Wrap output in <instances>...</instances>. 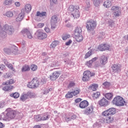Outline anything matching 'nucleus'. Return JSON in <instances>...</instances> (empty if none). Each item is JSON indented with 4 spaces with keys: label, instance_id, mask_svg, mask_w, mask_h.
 Returning <instances> with one entry per match:
<instances>
[{
    "label": "nucleus",
    "instance_id": "393cba45",
    "mask_svg": "<svg viewBox=\"0 0 128 128\" xmlns=\"http://www.w3.org/2000/svg\"><path fill=\"white\" fill-rule=\"evenodd\" d=\"M82 35V28L80 27H77L75 30L74 36Z\"/></svg>",
    "mask_w": 128,
    "mask_h": 128
},
{
    "label": "nucleus",
    "instance_id": "de8ad7c7",
    "mask_svg": "<svg viewBox=\"0 0 128 128\" xmlns=\"http://www.w3.org/2000/svg\"><path fill=\"white\" fill-rule=\"evenodd\" d=\"M70 38V35L68 34H66L63 36L62 40H68V38Z\"/></svg>",
    "mask_w": 128,
    "mask_h": 128
},
{
    "label": "nucleus",
    "instance_id": "2f4dec72",
    "mask_svg": "<svg viewBox=\"0 0 128 128\" xmlns=\"http://www.w3.org/2000/svg\"><path fill=\"white\" fill-rule=\"evenodd\" d=\"M103 6H104L105 8H110V6H112V2H110V0H106L104 2Z\"/></svg>",
    "mask_w": 128,
    "mask_h": 128
},
{
    "label": "nucleus",
    "instance_id": "c9c22d12",
    "mask_svg": "<svg viewBox=\"0 0 128 128\" xmlns=\"http://www.w3.org/2000/svg\"><path fill=\"white\" fill-rule=\"evenodd\" d=\"M59 44L60 42H58V41L55 40L52 43L50 46L52 48H56V46Z\"/></svg>",
    "mask_w": 128,
    "mask_h": 128
},
{
    "label": "nucleus",
    "instance_id": "4d7b16f0",
    "mask_svg": "<svg viewBox=\"0 0 128 128\" xmlns=\"http://www.w3.org/2000/svg\"><path fill=\"white\" fill-rule=\"evenodd\" d=\"M72 42V40H69L68 42H66V46H70Z\"/></svg>",
    "mask_w": 128,
    "mask_h": 128
},
{
    "label": "nucleus",
    "instance_id": "052dcab7",
    "mask_svg": "<svg viewBox=\"0 0 128 128\" xmlns=\"http://www.w3.org/2000/svg\"><path fill=\"white\" fill-rule=\"evenodd\" d=\"M44 30L46 32H50V28H45Z\"/></svg>",
    "mask_w": 128,
    "mask_h": 128
},
{
    "label": "nucleus",
    "instance_id": "423d86ee",
    "mask_svg": "<svg viewBox=\"0 0 128 128\" xmlns=\"http://www.w3.org/2000/svg\"><path fill=\"white\" fill-rule=\"evenodd\" d=\"M94 73L90 72V70H86L83 73L82 80L83 82H88L92 76H94Z\"/></svg>",
    "mask_w": 128,
    "mask_h": 128
},
{
    "label": "nucleus",
    "instance_id": "7ed1b4c3",
    "mask_svg": "<svg viewBox=\"0 0 128 128\" xmlns=\"http://www.w3.org/2000/svg\"><path fill=\"white\" fill-rule=\"evenodd\" d=\"M97 24L96 20L92 19L88 20L86 22V28L88 32H93V30H94Z\"/></svg>",
    "mask_w": 128,
    "mask_h": 128
},
{
    "label": "nucleus",
    "instance_id": "ddd939ff",
    "mask_svg": "<svg viewBox=\"0 0 128 128\" xmlns=\"http://www.w3.org/2000/svg\"><path fill=\"white\" fill-rule=\"evenodd\" d=\"M112 10L113 12V14H114L115 16H120V8L118 6H113L112 8Z\"/></svg>",
    "mask_w": 128,
    "mask_h": 128
},
{
    "label": "nucleus",
    "instance_id": "a878e982",
    "mask_svg": "<svg viewBox=\"0 0 128 128\" xmlns=\"http://www.w3.org/2000/svg\"><path fill=\"white\" fill-rule=\"evenodd\" d=\"M72 92L73 96H78V94H80V89L78 88H75L74 90Z\"/></svg>",
    "mask_w": 128,
    "mask_h": 128
},
{
    "label": "nucleus",
    "instance_id": "a211bd4d",
    "mask_svg": "<svg viewBox=\"0 0 128 128\" xmlns=\"http://www.w3.org/2000/svg\"><path fill=\"white\" fill-rule=\"evenodd\" d=\"M86 114H92L94 112V106L91 105L89 106L85 110Z\"/></svg>",
    "mask_w": 128,
    "mask_h": 128
},
{
    "label": "nucleus",
    "instance_id": "5fc2aeb1",
    "mask_svg": "<svg viewBox=\"0 0 128 128\" xmlns=\"http://www.w3.org/2000/svg\"><path fill=\"white\" fill-rule=\"evenodd\" d=\"M49 92H50V90H48V88H46L44 90V94H48Z\"/></svg>",
    "mask_w": 128,
    "mask_h": 128
},
{
    "label": "nucleus",
    "instance_id": "39448f33",
    "mask_svg": "<svg viewBox=\"0 0 128 128\" xmlns=\"http://www.w3.org/2000/svg\"><path fill=\"white\" fill-rule=\"evenodd\" d=\"M112 104H115L117 106H124L126 101L124 100V98L120 96H116L112 100Z\"/></svg>",
    "mask_w": 128,
    "mask_h": 128
},
{
    "label": "nucleus",
    "instance_id": "c756f323",
    "mask_svg": "<svg viewBox=\"0 0 128 128\" xmlns=\"http://www.w3.org/2000/svg\"><path fill=\"white\" fill-rule=\"evenodd\" d=\"M14 1L12 0H5L3 3L4 6H12Z\"/></svg>",
    "mask_w": 128,
    "mask_h": 128
},
{
    "label": "nucleus",
    "instance_id": "49530a36",
    "mask_svg": "<svg viewBox=\"0 0 128 128\" xmlns=\"http://www.w3.org/2000/svg\"><path fill=\"white\" fill-rule=\"evenodd\" d=\"M86 65L88 68H91L92 66V60H89L88 62H86Z\"/></svg>",
    "mask_w": 128,
    "mask_h": 128
},
{
    "label": "nucleus",
    "instance_id": "e2e57ef3",
    "mask_svg": "<svg viewBox=\"0 0 128 128\" xmlns=\"http://www.w3.org/2000/svg\"><path fill=\"white\" fill-rule=\"evenodd\" d=\"M76 115H73L71 117L72 120H76Z\"/></svg>",
    "mask_w": 128,
    "mask_h": 128
},
{
    "label": "nucleus",
    "instance_id": "72a5a7b5",
    "mask_svg": "<svg viewBox=\"0 0 128 128\" xmlns=\"http://www.w3.org/2000/svg\"><path fill=\"white\" fill-rule=\"evenodd\" d=\"M89 88H90L92 90H93V92H95V90H96V88H98V85L96 84H92L90 86Z\"/></svg>",
    "mask_w": 128,
    "mask_h": 128
},
{
    "label": "nucleus",
    "instance_id": "aec40b11",
    "mask_svg": "<svg viewBox=\"0 0 128 128\" xmlns=\"http://www.w3.org/2000/svg\"><path fill=\"white\" fill-rule=\"evenodd\" d=\"M112 68L113 72H118L120 70V68L118 64H114L112 66Z\"/></svg>",
    "mask_w": 128,
    "mask_h": 128
},
{
    "label": "nucleus",
    "instance_id": "0e129e2a",
    "mask_svg": "<svg viewBox=\"0 0 128 128\" xmlns=\"http://www.w3.org/2000/svg\"><path fill=\"white\" fill-rule=\"evenodd\" d=\"M98 60V58L95 57L94 58H93L92 60V62H96V60Z\"/></svg>",
    "mask_w": 128,
    "mask_h": 128
},
{
    "label": "nucleus",
    "instance_id": "4468645a",
    "mask_svg": "<svg viewBox=\"0 0 128 128\" xmlns=\"http://www.w3.org/2000/svg\"><path fill=\"white\" fill-rule=\"evenodd\" d=\"M60 76V72L58 71H55L50 76V80H56Z\"/></svg>",
    "mask_w": 128,
    "mask_h": 128
},
{
    "label": "nucleus",
    "instance_id": "f03ea898",
    "mask_svg": "<svg viewBox=\"0 0 128 128\" xmlns=\"http://www.w3.org/2000/svg\"><path fill=\"white\" fill-rule=\"evenodd\" d=\"M6 114H2L0 115V120H10L16 118V112L12 110V108H8L6 110Z\"/></svg>",
    "mask_w": 128,
    "mask_h": 128
},
{
    "label": "nucleus",
    "instance_id": "7c9ffc66",
    "mask_svg": "<svg viewBox=\"0 0 128 128\" xmlns=\"http://www.w3.org/2000/svg\"><path fill=\"white\" fill-rule=\"evenodd\" d=\"M46 12H37L36 14V16H39L40 18H42V16H46Z\"/></svg>",
    "mask_w": 128,
    "mask_h": 128
},
{
    "label": "nucleus",
    "instance_id": "ea45409f",
    "mask_svg": "<svg viewBox=\"0 0 128 128\" xmlns=\"http://www.w3.org/2000/svg\"><path fill=\"white\" fill-rule=\"evenodd\" d=\"M65 96L66 98H72L74 96V95L72 92H68L67 94H66Z\"/></svg>",
    "mask_w": 128,
    "mask_h": 128
},
{
    "label": "nucleus",
    "instance_id": "bb28decb",
    "mask_svg": "<svg viewBox=\"0 0 128 128\" xmlns=\"http://www.w3.org/2000/svg\"><path fill=\"white\" fill-rule=\"evenodd\" d=\"M92 98H94V100L98 98L100 96V92H94L92 95Z\"/></svg>",
    "mask_w": 128,
    "mask_h": 128
},
{
    "label": "nucleus",
    "instance_id": "9b49d317",
    "mask_svg": "<svg viewBox=\"0 0 128 128\" xmlns=\"http://www.w3.org/2000/svg\"><path fill=\"white\" fill-rule=\"evenodd\" d=\"M33 95L32 93L31 92H28L26 94H24L21 96L20 99V100H22V102H24L26 100H28V98H32Z\"/></svg>",
    "mask_w": 128,
    "mask_h": 128
},
{
    "label": "nucleus",
    "instance_id": "0eeeda50",
    "mask_svg": "<svg viewBox=\"0 0 128 128\" xmlns=\"http://www.w3.org/2000/svg\"><path fill=\"white\" fill-rule=\"evenodd\" d=\"M38 86H40V81L36 78H33L32 81L28 84L29 88H38Z\"/></svg>",
    "mask_w": 128,
    "mask_h": 128
},
{
    "label": "nucleus",
    "instance_id": "a18cd8bd",
    "mask_svg": "<svg viewBox=\"0 0 128 128\" xmlns=\"http://www.w3.org/2000/svg\"><path fill=\"white\" fill-rule=\"evenodd\" d=\"M30 68L32 72H36L38 70V66L36 64L31 65Z\"/></svg>",
    "mask_w": 128,
    "mask_h": 128
},
{
    "label": "nucleus",
    "instance_id": "79ce46f5",
    "mask_svg": "<svg viewBox=\"0 0 128 128\" xmlns=\"http://www.w3.org/2000/svg\"><path fill=\"white\" fill-rule=\"evenodd\" d=\"M34 119L36 122H40V120H42V115H36L34 116Z\"/></svg>",
    "mask_w": 128,
    "mask_h": 128
},
{
    "label": "nucleus",
    "instance_id": "3c124183",
    "mask_svg": "<svg viewBox=\"0 0 128 128\" xmlns=\"http://www.w3.org/2000/svg\"><path fill=\"white\" fill-rule=\"evenodd\" d=\"M94 4L95 6H100V1H98V0H94Z\"/></svg>",
    "mask_w": 128,
    "mask_h": 128
},
{
    "label": "nucleus",
    "instance_id": "603ef678",
    "mask_svg": "<svg viewBox=\"0 0 128 128\" xmlns=\"http://www.w3.org/2000/svg\"><path fill=\"white\" fill-rule=\"evenodd\" d=\"M82 99L80 98H78L75 100V102H76V104H78V102H82Z\"/></svg>",
    "mask_w": 128,
    "mask_h": 128
},
{
    "label": "nucleus",
    "instance_id": "f257e3e1",
    "mask_svg": "<svg viewBox=\"0 0 128 128\" xmlns=\"http://www.w3.org/2000/svg\"><path fill=\"white\" fill-rule=\"evenodd\" d=\"M14 32V28L12 26L5 24L2 27L0 25V36L2 38L6 37V34L12 36Z\"/></svg>",
    "mask_w": 128,
    "mask_h": 128
},
{
    "label": "nucleus",
    "instance_id": "4be33fe9",
    "mask_svg": "<svg viewBox=\"0 0 128 128\" xmlns=\"http://www.w3.org/2000/svg\"><path fill=\"white\" fill-rule=\"evenodd\" d=\"M14 82H16V80H14V79H10L6 82H4L2 84V86H8L9 84H12Z\"/></svg>",
    "mask_w": 128,
    "mask_h": 128
},
{
    "label": "nucleus",
    "instance_id": "680f3d73",
    "mask_svg": "<svg viewBox=\"0 0 128 128\" xmlns=\"http://www.w3.org/2000/svg\"><path fill=\"white\" fill-rule=\"evenodd\" d=\"M50 2L53 4H56V2H58V0H50Z\"/></svg>",
    "mask_w": 128,
    "mask_h": 128
},
{
    "label": "nucleus",
    "instance_id": "09e8293b",
    "mask_svg": "<svg viewBox=\"0 0 128 128\" xmlns=\"http://www.w3.org/2000/svg\"><path fill=\"white\" fill-rule=\"evenodd\" d=\"M76 86V84L74 82H70L68 86V88H72V86Z\"/></svg>",
    "mask_w": 128,
    "mask_h": 128
},
{
    "label": "nucleus",
    "instance_id": "4c0bfd02",
    "mask_svg": "<svg viewBox=\"0 0 128 128\" xmlns=\"http://www.w3.org/2000/svg\"><path fill=\"white\" fill-rule=\"evenodd\" d=\"M107 100H112V93H106L104 96Z\"/></svg>",
    "mask_w": 128,
    "mask_h": 128
},
{
    "label": "nucleus",
    "instance_id": "13d9d810",
    "mask_svg": "<svg viewBox=\"0 0 128 128\" xmlns=\"http://www.w3.org/2000/svg\"><path fill=\"white\" fill-rule=\"evenodd\" d=\"M6 68V66H4V64H0V70H4V68Z\"/></svg>",
    "mask_w": 128,
    "mask_h": 128
},
{
    "label": "nucleus",
    "instance_id": "2eb2a0df",
    "mask_svg": "<svg viewBox=\"0 0 128 128\" xmlns=\"http://www.w3.org/2000/svg\"><path fill=\"white\" fill-rule=\"evenodd\" d=\"M105 118L104 120V122L105 124H112L114 122V116H104Z\"/></svg>",
    "mask_w": 128,
    "mask_h": 128
},
{
    "label": "nucleus",
    "instance_id": "6ab92c4d",
    "mask_svg": "<svg viewBox=\"0 0 128 128\" xmlns=\"http://www.w3.org/2000/svg\"><path fill=\"white\" fill-rule=\"evenodd\" d=\"M24 18V13L21 12L16 18V22H22Z\"/></svg>",
    "mask_w": 128,
    "mask_h": 128
},
{
    "label": "nucleus",
    "instance_id": "dca6fc26",
    "mask_svg": "<svg viewBox=\"0 0 128 128\" xmlns=\"http://www.w3.org/2000/svg\"><path fill=\"white\" fill-rule=\"evenodd\" d=\"M100 106H107L108 105V101L106 98H102L98 101Z\"/></svg>",
    "mask_w": 128,
    "mask_h": 128
},
{
    "label": "nucleus",
    "instance_id": "338daca9",
    "mask_svg": "<svg viewBox=\"0 0 128 128\" xmlns=\"http://www.w3.org/2000/svg\"><path fill=\"white\" fill-rule=\"evenodd\" d=\"M34 128H42V126L40 125H36Z\"/></svg>",
    "mask_w": 128,
    "mask_h": 128
},
{
    "label": "nucleus",
    "instance_id": "9d476101",
    "mask_svg": "<svg viewBox=\"0 0 128 128\" xmlns=\"http://www.w3.org/2000/svg\"><path fill=\"white\" fill-rule=\"evenodd\" d=\"M58 16L54 15L52 16L50 20V24L52 28H56V24H58Z\"/></svg>",
    "mask_w": 128,
    "mask_h": 128
},
{
    "label": "nucleus",
    "instance_id": "c03bdc74",
    "mask_svg": "<svg viewBox=\"0 0 128 128\" xmlns=\"http://www.w3.org/2000/svg\"><path fill=\"white\" fill-rule=\"evenodd\" d=\"M10 96H13L14 98H20V94H18V92H16L13 94H11Z\"/></svg>",
    "mask_w": 128,
    "mask_h": 128
},
{
    "label": "nucleus",
    "instance_id": "774afa93",
    "mask_svg": "<svg viewBox=\"0 0 128 128\" xmlns=\"http://www.w3.org/2000/svg\"><path fill=\"white\" fill-rule=\"evenodd\" d=\"M72 120V118H66V120H67V122H70V120Z\"/></svg>",
    "mask_w": 128,
    "mask_h": 128
},
{
    "label": "nucleus",
    "instance_id": "c85d7f7f",
    "mask_svg": "<svg viewBox=\"0 0 128 128\" xmlns=\"http://www.w3.org/2000/svg\"><path fill=\"white\" fill-rule=\"evenodd\" d=\"M14 88V87L12 86H5L2 88V90H4V92H8V90H12Z\"/></svg>",
    "mask_w": 128,
    "mask_h": 128
},
{
    "label": "nucleus",
    "instance_id": "69168bd1",
    "mask_svg": "<svg viewBox=\"0 0 128 128\" xmlns=\"http://www.w3.org/2000/svg\"><path fill=\"white\" fill-rule=\"evenodd\" d=\"M4 128V125L2 122H0V128Z\"/></svg>",
    "mask_w": 128,
    "mask_h": 128
},
{
    "label": "nucleus",
    "instance_id": "f3484780",
    "mask_svg": "<svg viewBox=\"0 0 128 128\" xmlns=\"http://www.w3.org/2000/svg\"><path fill=\"white\" fill-rule=\"evenodd\" d=\"M88 104H90L86 100H84L80 103L79 108H88Z\"/></svg>",
    "mask_w": 128,
    "mask_h": 128
},
{
    "label": "nucleus",
    "instance_id": "a19ab883",
    "mask_svg": "<svg viewBox=\"0 0 128 128\" xmlns=\"http://www.w3.org/2000/svg\"><path fill=\"white\" fill-rule=\"evenodd\" d=\"M92 50H90L89 52H88L85 55L84 58H88L90 57V56H92Z\"/></svg>",
    "mask_w": 128,
    "mask_h": 128
},
{
    "label": "nucleus",
    "instance_id": "bf43d9fd",
    "mask_svg": "<svg viewBox=\"0 0 128 128\" xmlns=\"http://www.w3.org/2000/svg\"><path fill=\"white\" fill-rule=\"evenodd\" d=\"M15 6H20V2H15Z\"/></svg>",
    "mask_w": 128,
    "mask_h": 128
},
{
    "label": "nucleus",
    "instance_id": "8fccbe9b",
    "mask_svg": "<svg viewBox=\"0 0 128 128\" xmlns=\"http://www.w3.org/2000/svg\"><path fill=\"white\" fill-rule=\"evenodd\" d=\"M4 51L5 54H10L12 52V50L8 48H4Z\"/></svg>",
    "mask_w": 128,
    "mask_h": 128
},
{
    "label": "nucleus",
    "instance_id": "58836bf2",
    "mask_svg": "<svg viewBox=\"0 0 128 128\" xmlns=\"http://www.w3.org/2000/svg\"><path fill=\"white\" fill-rule=\"evenodd\" d=\"M102 85L104 88H110V83L108 82H106L102 84Z\"/></svg>",
    "mask_w": 128,
    "mask_h": 128
},
{
    "label": "nucleus",
    "instance_id": "f704fd0d",
    "mask_svg": "<svg viewBox=\"0 0 128 128\" xmlns=\"http://www.w3.org/2000/svg\"><path fill=\"white\" fill-rule=\"evenodd\" d=\"M5 16L7 18H12L14 16V12L12 11H8L6 12Z\"/></svg>",
    "mask_w": 128,
    "mask_h": 128
},
{
    "label": "nucleus",
    "instance_id": "f8f14e48",
    "mask_svg": "<svg viewBox=\"0 0 128 128\" xmlns=\"http://www.w3.org/2000/svg\"><path fill=\"white\" fill-rule=\"evenodd\" d=\"M98 48L100 52H104V50H110V46L108 44H101L98 46Z\"/></svg>",
    "mask_w": 128,
    "mask_h": 128
},
{
    "label": "nucleus",
    "instance_id": "473e14b6",
    "mask_svg": "<svg viewBox=\"0 0 128 128\" xmlns=\"http://www.w3.org/2000/svg\"><path fill=\"white\" fill-rule=\"evenodd\" d=\"M75 38L76 42H82L84 40V37L82 34L78 36H75Z\"/></svg>",
    "mask_w": 128,
    "mask_h": 128
},
{
    "label": "nucleus",
    "instance_id": "412c9836",
    "mask_svg": "<svg viewBox=\"0 0 128 128\" xmlns=\"http://www.w3.org/2000/svg\"><path fill=\"white\" fill-rule=\"evenodd\" d=\"M22 32L23 34H26L27 36V38H32V33L28 30V29H24V30L22 31Z\"/></svg>",
    "mask_w": 128,
    "mask_h": 128
},
{
    "label": "nucleus",
    "instance_id": "e433bc0d",
    "mask_svg": "<svg viewBox=\"0 0 128 128\" xmlns=\"http://www.w3.org/2000/svg\"><path fill=\"white\" fill-rule=\"evenodd\" d=\"M30 70V68L28 65H26L24 66H23L22 68V72H28Z\"/></svg>",
    "mask_w": 128,
    "mask_h": 128
},
{
    "label": "nucleus",
    "instance_id": "6e6d98bb",
    "mask_svg": "<svg viewBox=\"0 0 128 128\" xmlns=\"http://www.w3.org/2000/svg\"><path fill=\"white\" fill-rule=\"evenodd\" d=\"M44 26V24H43V23H40V24H38V28H42L43 26Z\"/></svg>",
    "mask_w": 128,
    "mask_h": 128
},
{
    "label": "nucleus",
    "instance_id": "cd10ccee",
    "mask_svg": "<svg viewBox=\"0 0 128 128\" xmlns=\"http://www.w3.org/2000/svg\"><path fill=\"white\" fill-rule=\"evenodd\" d=\"M24 8L26 12L28 14L32 10V6L30 4H26L24 6Z\"/></svg>",
    "mask_w": 128,
    "mask_h": 128
},
{
    "label": "nucleus",
    "instance_id": "37998d69",
    "mask_svg": "<svg viewBox=\"0 0 128 128\" xmlns=\"http://www.w3.org/2000/svg\"><path fill=\"white\" fill-rule=\"evenodd\" d=\"M6 66L10 68V70H11L12 72H14V66H12V64L7 63Z\"/></svg>",
    "mask_w": 128,
    "mask_h": 128
},
{
    "label": "nucleus",
    "instance_id": "864d4df0",
    "mask_svg": "<svg viewBox=\"0 0 128 128\" xmlns=\"http://www.w3.org/2000/svg\"><path fill=\"white\" fill-rule=\"evenodd\" d=\"M90 8V2H88L86 4V10H88V8Z\"/></svg>",
    "mask_w": 128,
    "mask_h": 128
},
{
    "label": "nucleus",
    "instance_id": "6e6552de",
    "mask_svg": "<svg viewBox=\"0 0 128 128\" xmlns=\"http://www.w3.org/2000/svg\"><path fill=\"white\" fill-rule=\"evenodd\" d=\"M35 36L38 40H44L48 38V35L46 33H44L42 30H38L35 34Z\"/></svg>",
    "mask_w": 128,
    "mask_h": 128
},
{
    "label": "nucleus",
    "instance_id": "1a4fd4ad",
    "mask_svg": "<svg viewBox=\"0 0 128 128\" xmlns=\"http://www.w3.org/2000/svg\"><path fill=\"white\" fill-rule=\"evenodd\" d=\"M116 114V108H110L102 112L103 116H112Z\"/></svg>",
    "mask_w": 128,
    "mask_h": 128
},
{
    "label": "nucleus",
    "instance_id": "5701e85b",
    "mask_svg": "<svg viewBox=\"0 0 128 128\" xmlns=\"http://www.w3.org/2000/svg\"><path fill=\"white\" fill-rule=\"evenodd\" d=\"M42 120H48L50 118L48 113L45 112L41 114Z\"/></svg>",
    "mask_w": 128,
    "mask_h": 128
},
{
    "label": "nucleus",
    "instance_id": "20e7f679",
    "mask_svg": "<svg viewBox=\"0 0 128 128\" xmlns=\"http://www.w3.org/2000/svg\"><path fill=\"white\" fill-rule=\"evenodd\" d=\"M68 12L74 16V18H78L80 14V11L76 6H74V5H70L68 9Z\"/></svg>",
    "mask_w": 128,
    "mask_h": 128
},
{
    "label": "nucleus",
    "instance_id": "b1692460",
    "mask_svg": "<svg viewBox=\"0 0 128 128\" xmlns=\"http://www.w3.org/2000/svg\"><path fill=\"white\" fill-rule=\"evenodd\" d=\"M100 62L102 64H106L108 62V58L104 56H102L100 58Z\"/></svg>",
    "mask_w": 128,
    "mask_h": 128
}]
</instances>
